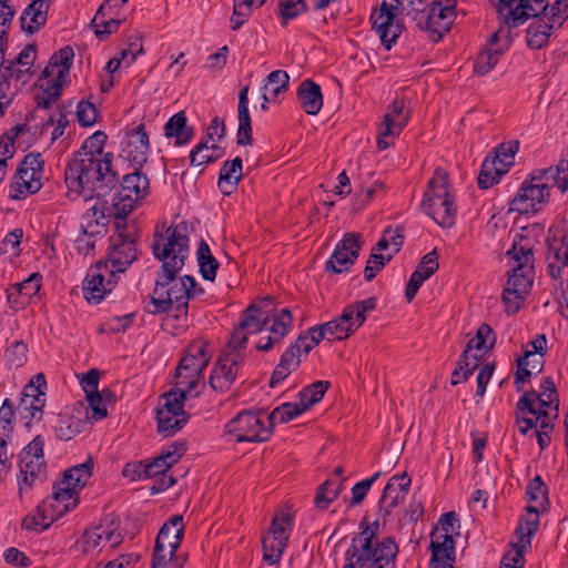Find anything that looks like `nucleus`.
<instances>
[{"label": "nucleus", "instance_id": "obj_1", "mask_svg": "<svg viewBox=\"0 0 568 568\" xmlns=\"http://www.w3.org/2000/svg\"><path fill=\"white\" fill-rule=\"evenodd\" d=\"M185 222L176 226L163 223L156 226L152 239V253L162 264L156 272L153 294L145 312L152 315L174 312L175 320H186L189 313L190 290H186L184 276H179L189 256V237L182 232Z\"/></svg>", "mask_w": 568, "mask_h": 568}, {"label": "nucleus", "instance_id": "obj_2", "mask_svg": "<svg viewBox=\"0 0 568 568\" xmlns=\"http://www.w3.org/2000/svg\"><path fill=\"white\" fill-rule=\"evenodd\" d=\"M113 154L101 159L91 152H74L64 170V182L69 193L85 199L105 197L119 183V174L112 169Z\"/></svg>", "mask_w": 568, "mask_h": 568}, {"label": "nucleus", "instance_id": "obj_3", "mask_svg": "<svg viewBox=\"0 0 568 568\" xmlns=\"http://www.w3.org/2000/svg\"><path fill=\"white\" fill-rule=\"evenodd\" d=\"M420 206L439 226L449 229L455 224L456 197L449 174L445 169L436 168L434 171L433 178L427 183Z\"/></svg>", "mask_w": 568, "mask_h": 568}, {"label": "nucleus", "instance_id": "obj_4", "mask_svg": "<svg viewBox=\"0 0 568 568\" xmlns=\"http://www.w3.org/2000/svg\"><path fill=\"white\" fill-rule=\"evenodd\" d=\"M210 361L211 355L207 353V344L204 341L191 343L174 371V385L191 393L204 378L203 373Z\"/></svg>", "mask_w": 568, "mask_h": 568}, {"label": "nucleus", "instance_id": "obj_5", "mask_svg": "<svg viewBox=\"0 0 568 568\" xmlns=\"http://www.w3.org/2000/svg\"><path fill=\"white\" fill-rule=\"evenodd\" d=\"M44 440L41 435H37L32 442L26 446L20 457V473L18 475L19 495L33 488L38 483L47 478V464L44 460Z\"/></svg>", "mask_w": 568, "mask_h": 568}, {"label": "nucleus", "instance_id": "obj_6", "mask_svg": "<svg viewBox=\"0 0 568 568\" xmlns=\"http://www.w3.org/2000/svg\"><path fill=\"white\" fill-rule=\"evenodd\" d=\"M140 170L141 168L134 166V172L123 176L121 189L112 200L114 216L119 220L124 221L135 209L139 200L144 199L150 192V181Z\"/></svg>", "mask_w": 568, "mask_h": 568}, {"label": "nucleus", "instance_id": "obj_7", "mask_svg": "<svg viewBox=\"0 0 568 568\" xmlns=\"http://www.w3.org/2000/svg\"><path fill=\"white\" fill-rule=\"evenodd\" d=\"M361 531L352 538L349 548L345 552L346 564L343 568H364L368 559L376 556L382 540L374 545L379 535V521L366 524V517L359 524Z\"/></svg>", "mask_w": 568, "mask_h": 568}, {"label": "nucleus", "instance_id": "obj_8", "mask_svg": "<svg viewBox=\"0 0 568 568\" xmlns=\"http://www.w3.org/2000/svg\"><path fill=\"white\" fill-rule=\"evenodd\" d=\"M230 435H234L237 443H262L271 436V427L263 420V410H243L226 424Z\"/></svg>", "mask_w": 568, "mask_h": 568}, {"label": "nucleus", "instance_id": "obj_9", "mask_svg": "<svg viewBox=\"0 0 568 568\" xmlns=\"http://www.w3.org/2000/svg\"><path fill=\"white\" fill-rule=\"evenodd\" d=\"M456 18V10L442 0H430L429 8L418 28L428 33L432 42H439L448 33Z\"/></svg>", "mask_w": 568, "mask_h": 568}, {"label": "nucleus", "instance_id": "obj_10", "mask_svg": "<svg viewBox=\"0 0 568 568\" xmlns=\"http://www.w3.org/2000/svg\"><path fill=\"white\" fill-rule=\"evenodd\" d=\"M361 233H346L337 243L332 256L325 263V271L334 274L347 272L355 263L362 248Z\"/></svg>", "mask_w": 568, "mask_h": 568}, {"label": "nucleus", "instance_id": "obj_11", "mask_svg": "<svg viewBox=\"0 0 568 568\" xmlns=\"http://www.w3.org/2000/svg\"><path fill=\"white\" fill-rule=\"evenodd\" d=\"M548 183H523L517 195L510 201L509 211H516L520 214L537 213L549 200Z\"/></svg>", "mask_w": 568, "mask_h": 568}, {"label": "nucleus", "instance_id": "obj_12", "mask_svg": "<svg viewBox=\"0 0 568 568\" xmlns=\"http://www.w3.org/2000/svg\"><path fill=\"white\" fill-rule=\"evenodd\" d=\"M409 118V111H405L404 99L395 98L387 106V111L383 116L382 126L377 138V148L379 150L387 149L390 143L385 139L388 136L397 138L407 125Z\"/></svg>", "mask_w": 568, "mask_h": 568}, {"label": "nucleus", "instance_id": "obj_13", "mask_svg": "<svg viewBox=\"0 0 568 568\" xmlns=\"http://www.w3.org/2000/svg\"><path fill=\"white\" fill-rule=\"evenodd\" d=\"M73 58L74 51L70 45H65L52 54L38 80V85L44 87L48 83H60L63 87L69 78Z\"/></svg>", "mask_w": 568, "mask_h": 568}, {"label": "nucleus", "instance_id": "obj_14", "mask_svg": "<svg viewBox=\"0 0 568 568\" xmlns=\"http://www.w3.org/2000/svg\"><path fill=\"white\" fill-rule=\"evenodd\" d=\"M410 483L412 479L406 473L402 475H394L388 479L378 500V510L384 518L390 516L393 509L404 503L408 494Z\"/></svg>", "mask_w": 568, "mask_h": 568}, {"label": "nucleus", "instance_id": "obj_15", "mask_svg": "<svg viewBox=\"0 0 568 568\" xmlns=\"http://www.w3.org/2000/svg\"><path fill=\"white\" fill-rule=\"evenodd\" d=\"M91 417L88 414V407L83 403H77L71 414L59 415L54 427L55 436L60 440H71L88 427Z\"/></svg>", "mask_w": 568, "mask_h": 568}, {"label": "nucleus", "instance_id": "obj_16", "mask_svg": "<svg viewBox=\"0 0 568 568\" xmlns=\"http://www.w3.org/2000/svg\"><path fill=\"white\" fill-rule=\"evenodd\" d=\"M438 254L436 248L425 254L412 273L405 288V297L407 302H412L423 283L428 280L438 270Z\"/></svg>", "mask_w": 568, "mask_h": 568}, {"label": "nucleus", "instance_id": "obj_17", "mask_svg": "<svg viewBox=\"0 0 568 568\" xmlns=\"http://www.w3.org/2000/svg\"><path fill=\"white\" fill-rule=\"evenodd\" d=\"M546 260L562 262L568 266V224L562 221L548 230Z\"/></svg>", "mask_w": 568, "mask_h": 568}, {"label": "nucleus", "instance_id": "obj_18", "mask_svg": "<svg viewBox=\"0 0 568 568\" xmlns=\"http://www.w3.org/2000/svg\"><path fill=\"white\" fill-rule=\"evenodd\" d=\"M51 0H32L20 17L21 30L34 34L43 28L48 20Z\"/></svg>", "mask_w": 568, "mask_h": 568}, {"label": "nucleus", "instance_id": "obj_19", "mask_svg": "<svg viewBox=\"0 0 568 568\" xmlns=\"http://www.w3.org/2000/svg\"><path fill=\"white\" fill-rule=\"evenodd\" d=\"M119 237L120 243L114 244V248L109 255V260L114 267V271H111L112 277H115V273L124 272L138 258L135 240L122 233L119 234Z\"/></svg>", "mask_w": 568, "mask_h": 568}, {"label": "nucleus", "instance_id": "obj_20", "mask_svg": "<svg viewBox=\"0 0 568 568\" xmlns=\"http://www.w3.org/2000/svg\"><path fill=\"white\" fill-rule=\"evenodd\" d=\"M100 266L101 263H98L94 268H90L83 280V296L90 304L100 303L105 294L112 291L114 283L111 278L104 283V276L100 273Z\"/></svg>", "mask_w": 568, "mask_h": 568}, {"label": "nucleus", "instance_id": "obj_21", "mask_svg": "<svg viewBox=\"0 0 568 568\" xmlns=\"http://www.w3.org/2000/svg\"><path fill=\"white\" fill-rule=\"evenodd\" d=\"M292 323L293 316L288 308H282L278 314H274L273 322L270 327L271 335L266 338H261L256 344V349L261 352L271 351L273 346L278 344L288 333Z\"/></svg>", "mask_w": 568, "mask_h": 568}, {"label": "nucleus", "instance_id": "obj_22", "mask_svg": "<svg viewBox=\"0 0 568 568\" xmlns=\"http://www.w3.org/2000/svg\"><path fill=\"white\" fill-rule=\"evenodd\" d=\"M128 159L133 166L142 168L150 150L149 135L143 123L128 133Z\"/></svg>", "mask_w": 568, "mask_h": 568}, {"label": "nucleus", "instance_id": "obj_23", "mask_svg": "<svg viewBox=\"0 0 568 568\" xmlns=\"http://www.w3.org/2000/svg\"><path fill=\"white\" fill-rule=\"evenodd\" d=\"M184 535L183 517L172 516L159 530L155 545L168 546V554H176Z\"/></svg>", "mask_w": 568, "mask_h": 568}, {"label": "nucleus", "instance_id": "obj_24", "mask_svg": "<svg viewBox=\"0 0 568 568\" xmlns=\"http://www.w3.org/2000/svg\"><path fill=\"white\" fill-rule=\"evenodd\" d=\"M59 518L55 513V506L50 499L42 500L34 514H29L22 519V528L32 531H43Z\"/></svg>", "mask_w": 568, "mask_h": 568}, {"label": "nucleus", "instance_id": "obj_25", "mask_svg": "<svg viewBox=\"0 0 568 568\" xmlns=\"http://www.w3.org/2000/svg\"><path fill=\"white\" fill-rule=\"evenodd\" d=\"M42 187L39 176L34 173L28 172L23 166H18L11 184H10V199L21 200L28 194H34Z\"/></svg>", "mask_w": 568, "mask_h": 568}, {"label": "nucleus", "instance_id": "obj_26", "mask_svg": "<svg viewBox=\"0 0 568 568\" xmlns=\"http://www.w3.org/2000/svg\"><path fill=\"white\" fill-rule=\"evenodd\" d=\"M42 276L39 273L31 274L26 281L13 285L8 290V302L14 307H22L29 302V298L36 295L41 287Z\"/></svg>", "mask_w": 568, "mask_h": 568}, {"label": "nucleus", "instance_id": "obj_27", "mask_svg": "<svg viewBox=\"0 0 568 568\" xmlns=\"http://www.w3.org/2000/svg\"><path fill=\"white\" fill-rule=\"evenodd\" d=\"M297 98L302 109L310 115H316L323 106L321 87L311 79L304 80L298 85Z\"/></svg>", "mask_w": 568, "mask_h": 568}, {"label": "nucleus", "instance_id": "obj_28", "mask_svg": "<svg viewBox=\"0 0 568 568\" xmlns=\"http://www.w3.org/2000/svg\"><path fill=\"white\" fill-rule=\"evenodd\" d=\"M242 178V159L236 156L225 161L220 170L219 189L224 195L232 194Z\"/></svg>", "mask_w": 568, "mask_h": 568}, {"label": "nucleus", "instance_id": "obj_29", "mask_svg": "<svg viewBox=\"0 0 568 568\" xmlns=\"http://www.w3.org/2000/svg\"><path fill=\"white\" fill-rule=\"evenodd\" d=\"M122 23V19L118 13L104 11V8H99L93 17L90 26L94 31L95 37L103 41L112 33H115Z\"/></svg>", "mask_w": 568, "mask_h": 568}, {"label": "nucleus", "instance_id": "obj_30", "mask_svg": "<svg viewBox=\"0 0 568 568\" xmlns=\"http://www.w3.org/2000/svg\"><path fill=\"white\" fill-rule=\"evenodd\" d=\"M290 77L286 71L275 70L272 71L264 83L262 90V104L261 109L266 111L268 109V103L271 100H274L281 92L287 90Z\"/></svg>", "mask_w": 568, "mask_h": 568}, {"label": "nucleus", "instance_id": "obj_31", "mask_svg": "<svg viewBox=\"0 0 568 568\" xmlns=\"http://www.w3.org/2000/svg\"><path fill=\"white\" fill-rule=\"evenodd\" d=\"M237 376V368H232L225 361L217 358L209 379L210 386L215 392L224 393L231 388Z\"/></svg>", "mask_w": 568, "mask_h": 568}, {"label": "nucleus", "instance_id": "obj_32", "mask_svg": "<svg viewBox=\"0 0 568 568\" xmlns=\"http://www.w3.org/2000/svg\"><path fill=\"white\" fill-rule=\"evenodd\" d=\"M164 133L168 138H175L176 145L187 144L193 138V128L187 126V118L184 111L172 115L164 125Z\"/></svg>", "mask_w": 568, "mask_h": 568}, {"label": "nucleus", "instance_id": "obj_33", "mask_svg": "<svg viewBox=\"0 0 568 568\" xmlns=\"http://www.w3.org/2000/svg\"><path fill=\"white\" fill-rule=\"evenodd\" d=\"M108 223L109 220L103 210L94 205L82 215L80 229L82 234L90 239L102 235L106 231Z\"/></svg>", "mask_w": 568, "mask_h": 568}, {"label": "nucleus", "instance_id": "obj_34", "mask_svg": "<svg viewBox=\"0 0 568 568\" xmlns=\"http://www.w3.org/2000/svg\"><path fill=\"white\" fill-rule=\"evenodd\" d=\"M398 546L394 537H384L376 556L368 559L364 568H394Z\"/></svg>", "mask_w": 568, "mask_h": 568}, {"label": "nucleus", "instance_id": "obj_35", "mask_svg": "<svg viewBox=\"0 0 568 568\" xmlns=\"http://www.w3.org/2000/svg\"><path fill=\"white\" fill-rule=\"evenodd\" d=\"M186 394H189V392L184 390L183 387L174 385V388L162 395L164 403L156 409V415L182 417V414L186 413L184 410Z\"/></svg>", "mask_w": 568, "mask_h": 568}, {"label": "nucleus", "instance_id": "obj_36", "mask_svg": "<svg viewBox=\"0 0 568 568\" xmlns=\"http://www.w3.org/2000/svg\"><path fill=\"white\" fill-rule=\"evenodd\" d=\"M395 12H389L388 14L378 13L376 10H373L371 14V22L373 29L376 30L379 36L382 44L389 50L392 45L396 42L399 37L400 31H393L390 38H387V31L394 27Z\"/></svg>", "mask_w": 568, "mask_h": 568}, {"label": "nucleus", "instance_id": "obj_37", "mask_svg": "<svg viewBox=\"0 0 568 568\" xmlns=\"http://www.w3.org/2000/svg\"><path fill=\"white\" fill-rule=\"evenodd\" d=\"M536 19L529 24L527 30V45L530 49H541L547 45L549 37L555 28L554 23H548L544 18Z\"/></svg>", "mask_w": 568, "mask_h": 568}, {"label": "nucleus", "instance_id": "obj_38", "mask_svg": "<svg viewBox=\"0 0 568 568\" xmlns=\"http://www.w3.org/2000/svg\"><path fill=\"white\" fill-rule=\"evenodd\" d=\"M268 315L258 305L251 304L245 308L239 326L246 334H256L265 328L268 323Z\"/></svg>", "mask_w": 568, "mask_h": 568}, {"label": "nucleus", "instance_id": "obj_39", "mask_svg": "<svg viewBox=\"0 0 568 568\" xmlns=\"http://www.w3.org/2000/svg\"><path fill=\"white\" fill-rule=\"evenodd\" d=\"M531 271H525L524 268L514 267L508 273V280L506 284V292L514 293L516 298H525L532 286Z\"/></svg>", "mask_w": 568, "mask_h": 568}, {"label": "nucleus", "instance_id": "obj_40", "mask_svg": "<svg viewBox=\"0 0 568 568\" xmlns=\"http://www.w3.org/2000/svg\"><path fill=\"white\" fill-rule=\"evenodd\" d=\"M432 551V562L439 556L445 557L447 561H455V541L450 534H438L437 528L432 532L429 545Z\"/></svg>", "mask_w": 568, "mask_h": 568}, {"label": "nucleus", "instance_id": "obj_41", "mask_svg": "<svg viewBox=\"0 0 568 568\" xmlns=\"http://www.w3.org/2000/svg\"><path fill=\"white\" fill-rule=\"evenodd\" d=\"M200 273L205 281L213 282L216 277V271L220 266L217 260L213 256L209 244L201 240L196 251Z\"/></svg>", "mask_w": 568, "mask_h": 568}, {"label": "nucleus", "instance_id": "obj_42", "mask_svg": "<svg viewBox=\"0 0 568 568\" xmlns=\"http://www.w3.org/2000/svg\"><path fill=\"white\" fill-rule=\"evenodd\" d=\"M287 540L288 537L264 536L262 539L263 559L270 565L277 564L287 545Z\"/></svg>", "mask_w": 568, "mask_h": 568}, {"label": "nucleus", "instance_id": "obj_43", "mask_svg": "<svg viewBox=\"0 0 568 568\" xmlns=\"http://www.w3.org/2000/svg\"><path fill=\"white\" fill-rule=\"evenodd\" d=\"M306 412V407L302 405V403H284L277 407H275L272 413L268 415L267 420L271 427V432L273 430V426L276 422L278 423H287L295 417L300 416Z\"/></svg>", "mask_w": 568, "mask_h": 568}, {"label": "nucleus", "instance_id": "obj_44", "mask_svg": "<svg viewBox=\"0 0 568 568\" xmlns=\"http://www.w3.org/2000/svg\"><path fill=\"white\" fill-rule=\"evenodd\" d=\"M506 48H485L481 50L474 63V72L478 75H485L495 68Z\"/></svg>", "mask_w": 568, "mask_h": 568}, {"label": "nucleus", "instance_id": "obj_45", "mask_svg": "<svg viewBox=\"0 0 568 568\" xmlns=\"http://www.w3.org/2000/svg\"><path fill=\"white\" fill-rule=\"evenodd\" d=\"M209 150L207 141L202 140L190 152V162L194 173H203L207 164H211L219 159V155L210 154Z\"/></svg>", "mask_w": 568, "mask_h": 568}, {"label": "nucleus", "instance_id": "obj_46", "mask_svg": "<svg viewBox=\"0 0 568 568\" xmlns=\"http://www.w3.org/2000/svg\"><path fill=\"white\" fill-rule=\"evenodd\" d=\"M329 386L331 383L327 381H317L305 386L298 393L300 402L306 407V410H308L312 406L322 400Z\"/></svg>", "mask_w": 568, "mask_h": 568}, {"label": "nucleus", "instance_id": "obj_47", "mask_svg": "<svg viewBox=\"0 0 568 568\" xmlns=\"http://www.w3.org/2000/svg\"><path fill=\"white\" fill-rule=\"evenodd\" d=\"M78 491L72 486L61 485V483L54 488L51 496V500L57 503H65L62 509L55 507V513L59 517L70 511L78 505Z\"/></svg>", "mask_w": 568, "mask_h": 568}, {"label": "nucleus", "instance_id": "obj_48", "mask_svg": "<svg viewBox=\"0 0 568 568\" xmlns=\"http://www.w3.org/2000/svg\"><path fill=\"white\" fill-rule=\"evenodd\" d=\"M495 342L496 335L493 328L488 324L483 323L477 328L476 335L468 341V343L465 346V349L469 352L473 349L487 351L493 348Z\"/></svg>", "mask_w": 568, "mask_h": 568}, {"label": "nucleus", "instance_id": "obj_49", "mask_svg": "<svg viewBox=\"0 0 568 568\" xmlns=\"http://www.w3.org/2000/svg\"><path fill=\"white\" fill-rule=\"evenodd\" d=\"M506 173V169H499L495 164V160L486 158L481 164L480 172L478 174L477 183L479 189L487 190L499 181L503 174Z\"/></svg>", "mask_w": 568, "mask_h": 568}, {"label": "nucleus", "instance_id": "obj_50", "mask_svg": "<svg viewBox=\"0 0 568 568\" xmlns=\"http://www.w3.org/2000/svg\"><path fill=\"white\" fill-rule=\"evenodd\" d=\"M184 559L175 554H168V546H154L151 568H183Z\"/></svg>", "mask_w": 568, "mask_h": 568}, {"label": "nucleus", "instance_id": "obj_51", "mask_svg": "<svg viewBox=\"0 0 568 568\" xmlns=\"http://www.w3.org/2000/svg\"><path fill=\"white\" fill-rule=\"evenodd\" d=\"M307 10L308 7L305 0H280L277 11L282 27H286L290 20L295 19Z\"/></svg>", "mask_w": 568, "mask_h": 568}, {"label": "nucleus", "instance_id": "obj_52", "mask_svg": "<svg viewBox=\"0 0 568 568\" xmlns=\"http://www.w3.org/2000/svg\"><path fill=\"white\" fill-rule=\"evenodd\" d=\"M189 419V413H183L182 417L156 415L158 433L166 437L173 436L187 424Z\"/></svg>", "mask_w": 568, "mask_h": 568}, {"label": "nucleus", "instance_id": "obj_53", "mask_svg": "<svg viewBox=\"0 0 568 568\" xmlns=\"http://www.w3.org/2000/svg\"><path fill=\"white\" fill-rule=\"evenodd\" d=\"M106 394L112 395V392L105 388L101 393L99 390L87 393L88 405H84V407H88L89 415L91 409L92 414L90 417L93 418L94 420H100L108 416L106 408L101 405V403L103 402V395Z\"/></svg>", "mask_w": 568, "mask_h": 568}, {"label": "nucleus", "instance_id": "obj_54", "mask_svg": "<svg viewBox=\"0 0 568 568\" xmlns=\"http://www.w3.org/2000/svg\"><path fill=\"white\" fill-rule=\"evenodd\" d=\"M539 527V518L538 517H521L519 519V524L516 528V535L518 537L519 544L521 546H530L531 537L536 534Z\"/></svg>", "mask_w": 568, "mask_h": 568}, {"label": "nucleus", "instance_id": "obj_55", "mask_svg": "<svg viewBox=\"0 0 568 568\" xmlns=\"http://www.w3.org/2000/svg\"><path fill=\"white\" fill-rule=\"evenodd\" d=\"M396 2L402 7V11H406V16H408L413 21L416 22L417 27L422 26V20L429 8L430 1L398 0Z\"/></svg>", "mask_w": 568, "mask_h": 568}, {"label": "nucleus", "instance_id": "obj_56", "mask_svg": "<svg viewBox=\"0 0 568 568\" xmlns=\"http://www.w3.org/2000/svg\"><path fill=\"white\" fill-rule=\"evenodd\" d=\"M42 89L41 93L36 95L37 108L49 109L62 95V88L60 83H48Z\"/></svg>", "mask_w": 568, "mask_h": 568}, {"label": "nucleus", "instance_id": "obj_57", "mask_svg": "<svg viewBox=\"0 0 568 568\" xmlns=\"http://www.w3.org/2000/svg\"><path fill=\"white\" fill-rule=\"evenodd\" d=\"M239 118V129L236 135L237 145H252L253 144V134H252V120L248 110L237 111Z\"/></svg>", "mask_w": 568, "mask_h": 568}, {"label": "nucleus", "instance_id": "obj_58", "mask_svg": "<svg viewBox=\"0 0 568 568\" xmlns=\"http://www.w3.org/2000/svg\"><path fill=\"white\" fill-rule=\"evenodd\" d=\"M93 470V459L90 456L84 463L70 467L64 471V478L77 476L75 487H84L87 481L91 478Z\"/></svg>", "mask_w": 568, "mask_h": 568}, {"label": "nucleus", "instance_id": "obj_59", "mask_svg": "<svg viewBox=\"0 0 568 568\" xmlns=\"http://www.w3.org/2000/svg\"><path fill=\"white\" fill-rule=\"evenodd\" d=\"M354 318L355 324L354 329L357 331L366 321V314L368 312H372L377 306V297L376 296H369L363 301H357L355 303L349 304Z\"/></svg>", "mask_w": 568, "mask_h": 568}, {"label": "nucleus", "instance_id": "obj_60", "mask_svg": "<svg viewBox=\"0 0 568 568\" xmlns=\"http://www.w3.org/2000/svg\"><path fill=\"white\" fill-rule=\"evenodd\" d=\"M4 357L10 366L21 367L28 358V345L24 341H14L10 347L6 349Z\"/></svg>", "mask_w": 568, "mask_h": 568}, {"label": "nucleus", "instance_id": "obj_61", "mask_svg": "<svg viewBox=\"0 0 568 568\" xmlns=\"http://www.w3.org/2000/svg\"><path fill=\"white\" fill-rule=\"evenodd\" d=\"M187 444L184 440H178L172 443L168 448L163 449L158 456V460L164 463L168 466V470L176 464L181 457L185 454Z\"/></svg>", "mask_w": 568, "mask_h": 568}, {"label": "nucleus", "instance_id": "obj_62", "mask_svg": "<svg viewBox=\"0 0 568 568\" xmlns=\"http://www.w3.org/2000/svg\"><path fill=\"white\" fill-rule=\"evenodd\" d=\"M14 405L6 398L0 407V437L9 438L13 432Z\"/></svg>", "mask_w": 568, "mask_h": 568}, {"label": "nucleus", "instance_id": "obj_63", "mask_svg": "<svg viewBox=\"0 0 568 568\" xmlns=\"http://www.w3.org/2000/svg\"><path fill=\"white\" fill-rule=\"evenodd\" d=\"M518 149L519 142L517 140L504 142L496 148L495 156L491 160H495V164L500 163L507 170L513 165V159Z\"/></svg>", "mask_w": 568, "mask_h": 568}, {"label": "nucleus", "instance_id": "obj_64", "mask_svg": "<svg viewBox=\"0 0 568 568\" xmlns=\"http://www.w3.org/2000/svg\"><path fill=\"white\" fill-rule=\"evenodd\" d=\"M513 550L507 551L500 561V568H524V551L526 546L519 542L511 544Z\"/></svg>", "mask_w": 568, "mask_h": 568}]
</instances>
